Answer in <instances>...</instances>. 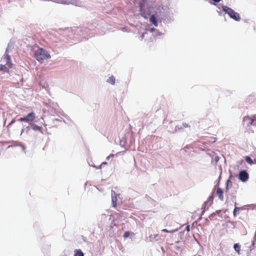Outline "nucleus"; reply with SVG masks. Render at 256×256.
I'll list each match as a JSON object with an SVG mask.
<instances>
[{
    "instance_id": "393cba45",
    "label": "nucleus",
    "mask_w": 256,
    "mask_h": 256,
    "mask_svg": "<svg viewBox=\"0 0 256 256\" xmlns=\"http://www.w3.org/2000/svg\"><path fill=\"white\" fill-rule=\"evenodd\" d=\"M106 164V162H104L102 164V165H103V164Z\"/></svg>"
},
{
    "instance_id": "a211bd4d",
    "label": "nucleus",
    "mask_w": 256,
    "mask_h": 256,
    "mask_svg": "<svg viewBox=\"0 0 256 256\" xmlns=\"http://www.w3.org/2000/svg\"><path fill=\"white\" fill-rule=\"evenodd\" d=\"M162 232H170V233H172L174 232H176V230H168L167 229H163L162 230Z\"/></svg>"
},
{
    "instance_id": "423d86ee",
    "label": "nucleus",
    "mask_w": 256,
    "mask_h": 256,
    "mask_svg": "<svg viewBox=\"0 0 256 256\" xmlns=\"http://www.w3.org/2000/svg\"><path fill=\"white\" fill-rule=\"evenodd\" d=\"M36 118L35 113L32 112L28 114L26 116L20 118L18 120L20 122H25L30 124L33 122Z\"/></svg>"
},
{
    "instance_id": "20e7f679",
    "label": "nucleus",
    "mask_w": 256,
    "mask_h": 256,
    "mask_svg": "<svg viewBox=\"0 0 256 256\" xmlns=\"http://www.w3.org/2000/svg\"><path fill=\"white\" fill-rule=\"evenodd\" d=\"M254 120L248 116H245L242 120V126L247 130L249 133L254 132V130L250 129V126L254 124Z\"/></svg>"
},
{
    "instance_id": "9b49d317",
    "label": "nucleus",
    "mask_w": 256,
    "mask_h": 256,
    "mask_svg": "<svg viewBox=\"0 0 256 256\" xmlns=\"http://www.w3.org/2000/svg\"><path fill=\"white\" fill-rule=\"evenodd\" d=\"M115 82L116 79L113 76H111L109 77V78L107 80V82L112 85L114 84Z\"/></svg>"
},
{
    "instance_id": "ddd939ff",
    "label": "nucleus",
    "mask_w": 256,
    "mask_h": 256,
    "mask_svg": "<svg viewBox=\"0 0 256 256\" xmlns=\"http://www.w3.org/2000/svg\"><path fill=\"white\" fill-rule=\"evenodd\" d=\"M214 194H212L210 196H209L208 201L205 202L204 204H206L208 202H210V204H211L212 203L213 199H214Z\"/></svg>"
},
{
    "instance_id": "6ab92c4d",
    "label": "nucleus",
    "mask_w": 256,
    "mask_h": 256,
    "mask_svg": "<svg viewBox=\"0 0 256 256\" xmlns=\"http://www.w3.org/2000/svg\"><path fill=\"white\" fill-rule=\"evenodd\" d=\"M130 236V232L128 231H126L124 232V238H127Z\"/></svg>"
},
{
    "instance_id": "1a4fd4ad",
    "label": "nucleus",
    "mask_w": 256,
    "mask_h": 256,
    "mask_svg": "<svg viewBox=\"0 0 256 256\" xmlns=\"http://www.w3.org/2000/svg\"><path fill=\"white\" fill-rule=\"evenodd\" d=\"M245 160L246 162L250 165H252L254 164H256V160H254V162H253L252 159L248 156H245Z\"/></svg>"
},
{
    "instance_id": "f3484780",
    "label": "nucleus",
    "mask_w": 256,
    "mask_h": 256,
    "mask_svg": "<svg viewBox=\"0 0 256 256\" xmlns=\"http://www.w3.org/2000/svg\"><path fill=\"white\" fill-rule=\"evenodd\" d=\"M112 204L114 208L116 207V198L112 197Z\"/></svg>"
},
{
    "instance_id": "6e6552de",
    "label": "nucleus",
    "mask_w": 256,
    "mask_h": 256,
    "mask_svg": "<svg viewBox=\"0 0 256 256\" xmlns=\"http://www.w3.org/2000/svg\"><path fill=\"white\" fill-rule=\"evenodd\" d=\"M216 195H218V198L221 201H223L224 200V192H223L221 188L218 187L216 188Z\"/></svg>"
},
{
    "instance_id": "f03ea898",
    "label": "nucleus",
    "mask_w": 256,
    "mask_h": 256,
    "mask_svg": "<svg viewBox=\"0 0 256 256\" xmlns=\"http://www.w3.org/2000/svg\"><path fill=\"white\" fill-rule=\"evenodd\" d=\"M0 70L4 72H8L9 69L12 67V64L10 56L6 52L0 60Z\"/></svg>"
},
{
    "instance_id": "0eeeda50",
    "label": "nucleus",
    "mask_w": 256,
    "mask_h": 256,
    "mask_svg": "<svg viewBox=\"0 0 256 256\" xmlns=\"http://www.w3.org/2000/svg\"><path fill=\"white\" fill-rule=\"evenodd\" d=\"M249 178V175L246 170L240 171L238 174V178L242 182H246Z\"/></svg>"
},
{
    "instance_id": "9d476101",
    "label": "nucleus",
    "mask_w": 256,
    "mask_h": 256,
    "mask_svg": "<svg viewBox=\"0 0 256 256\" xmlns=\"http://www.w3.org/2000/svg\"><path fill=\"white\" fill-rule=\"evenodd\" d=\"M241 246L239 244H235L234 245V250L238 253V254H240Z\"/></svg>"
},
{
    "instance_id": "7ed1b4c3",
    "label": "nucleus",
    "mask_w": 256,
    "mask_h": 256,
    "mask_svg": "<svg viewBox=\"0 0 256 256\" xmlns=\"http://www.w3.org/2000/svg\"><path fill=\"white\" fill-rule=\"evenodd\" d=\"M34 56L36 60L40 62H42L44 60H46L50 57L47 51L42 48H38L36 50Z\"/></svg>"
},
{
    "instance_id": "bb28decb",
    "label": "nucleus",
    "mask_w": 256,
    "mask_h": 256,
    "mask_svg": "<svg viewBox=\"0 0 256 256\" xmlns=\"http://www.w3.org/2000/svg\"><path fill=\"white\" fill-rule=\"evenodd\" d=\"M214 2H219L220 1H218V0H216V1H214Z\"/></svg>"
},
{
    "instance_id": "b1692460",
    "label": "nucleus",
    "mask_w": 256,
    "mask_h": 256,
    "mask_svg": "<svg viewBox=\"0 0 256 256\" xmlns=\"http://www.w3.org/2000/svg\"><path fill=\"white\" fill-rule=\"evenodd\" d=\"M154 30H155V28H151L150 29V31L151 32H154Z\"/></svg>"
},
{
    "instance_id": "2eb2a0df",
    "label": "nucleus",
    "mask_w": 256,
    "mask_h": 256,
    "mask_svg": "<svg viewBox=\"0 0 256 256\" xmlns=\"http://www.w3.org/2000/svg\"><path fill=\"white\" fill-rule=\"evenodd\" d=\"M242 209V208L235 206L233 212L234 216H237L238 212Z\"/></svg>"
},
{
    "instance_id": "5701e85b",
    "label": "nucleus",
    "mask_w": 256,
    "mask_h": 256,
    "mask_svg": "<svg viewBox=\"0 0 256 256\" xmlns=\"http://www.w3.org/2000/svg\"><path fill=\"white\" fill-rule=\"evenodd\" d=\"M114 156V154H111L110 156H107L106 159V160H108L110 159V157Z\"/></svg>"
},
{
    "instance_id": "4468645a",
    "label": "nucleus",
    "mask_w": 256,
    "mask_h": 256,
    "mask_svg": "<svg viewBox=\"0 0 256 256\" xmlns=\"http://www.w3.org/2000/svg\"><path fill=\"white\" fill-rule=\"evenodd\" d=\"M74 256H84V254L80 250H76Z\"/></svg>"
},
{
    "instance_id": "4be33fe9",
    "label": "nucleus",
    "mask_w": 256,
    "mask_h": 256,
    "mask_svg": "<svg viewBox=\"0 0 256 256\" xmlns=\"http://www.w3.org/2000/svg\"><path fill=\"white\" fill-rule=\"evenodd\" d=\"M185 230H186L187 232H189V231H190V226H189V225H188V226H186V228Z\"/></svg>"
},
{
    "instance_id": "39448f33",
    "label": "nucleus",
    "mask_w": 256,
    "mask_h": 256,
    "mask_svg": "<svg viewBox=\"0 0 256 256\" xmlns=\"http://www.w3.org/2000/svg\"><path fill=\"white\" fill-rule=\"evenodd\" d=\"M222 10L227 13L228 16L232 19L236 21H240V17L239 14L236 12H235L231 8H228L226 6H222Z\"/></svg>"
},
{
    "instance_id": "aec40b11",
    "label": "nucleus",
    "mask_w": 256,
    "mask_h": 256,
    "mask_svg": "<svg viewBox=\"0 0 256 256\" xmlns=\"http://www.w3.org/2000/svg\"><path fill=\"white\" fill-rule=\"evenodd\" d=\"M182 126H184V128H188V127H190V126H188V124H186V123H184V124H182Z\"/></svg>"
},
{
    "instance_id": "412c9836",
    "label": "nucleus",
    "mask_w": 256,
    "mask_h": 256,
    "mask_svg": "<svg viewBox=\"0 0 256 256\" xmlns=\"http://www.w3.org/2000/svg\"><path fill=\"white\" fill-rule=\"evenodd\" d=\"M230 182V180H228L226 182V190H228V183L229 182Z\"/></svg>"
},
{
    "instance_id": "dca6fc26",
    "label": "nucleus",
    "mask_w": 256,
    "mask_h": 256,
    "mask_svg": "<svg viewBox=\"0 0 256 256\" xmlns=\"http://www.w3.org/2000/svg\"><path fill=\"white\" fill-rule=\"evenodd\" d=\"M16 122L15 120L14 119H13L11 122L7 126L6 128H7V130H8V132H9L10 131V128L11 127V126H12V124Z\"/></svg>"
},
{
    "instance_id": "a878e982",
    "label": "nucleus",
    "mask_w": 256,
    "mask_h": 256,
    "mask_svg": "<svg viewBox=\"0 0 256 256\" xmlns=\"http://www.w3.org/2000/svg\"><path fill=\"white\" fill-rule=\"evenodd\" d=\"M62 4H68V3H66V2H63Z\"/></svg>"
},
{
    "instance_id": "f257e3e1",
    "label": "nucleus",
    "mask_w": 256,
    "mask_h": 256,
    "mask_svg": "<svg viewBox=\"0 0 256 256\" xmlns=\"http://www.w3.org/2000/svg\"><path fill=\"white\" fill-rule=\"evenodd\" d=\"M140 12L142 16L145 18H147L152 14L150 18V21L155 26H158L157 19L160 14L162 7L148 1H142L140 2Z\"/></svg>"
},
{
    "instance_id": "f8f14e48",
    "label": "nucleus",
    "mask_w": 256,
    "mask_h": 256,
    "mask_svg": "<svg viewBox=\"0 0 256 256\" xmlns=\"http://www.w3.org/2000/svg\"><path fill=\"white\" fill-rule=\"evenodd\" d=\"M32 130H38V131H42V128L40 127V126H39L36 124H32Z\"/></svg>"
}]
</instances>
